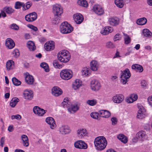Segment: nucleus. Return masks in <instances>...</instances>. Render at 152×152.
Segmentation results:
<instances>
[{
    "label": "nucleus",
    "mask_w": 152,
    "mask_h": 152,
    "mask_svg": "<svg viewBox=\"0 0 152 152\" xmlns=\"http://www.w3.org/2000/svg\"><path fill=\"white\" fill-rule=\"evenodd\" d=\"M106 47L108 48L112 49L115 47V46L112 42L110 41H109L106 43Z\"/></svg>",
    "instance_id": "obj_50"
},
{
    "label": "nucleus",
    "mask_w": 152,
    "mask_h": 152,
    "mask_svg": "<svg viewBox=\"0 0 152 152\" xmlns=\"http://www.w3.org/2000/svg\"><path fill=\"white\" fill-rule=\"evenodd\" d=\"M92 10L96 14L98 15H102L104 13V10L102 7L99 5H94Z\"/></svg>",
    "instance_id": "obj_12"
},
{
    "label": "nucleus",
    "mask_w": 152,
    "mask_h": 152,
    "mask_svg": "<svg viewBox=\"0 0 152 152\" xmlns=\"http://www.w3.org/2000/svg\"><path fill=\"white\" fill-rule=\"evenodd\" d=\"M148 100L149 104L152 107V96L148 97Z\"/></svg>",
    "instance_id": "obj_58"
},
{
    "label": "nucleus",
    "mask_w": 152,
    "mask_h": 152,
    "mask_svg": "<svg viewBox=\"0 0 152 152\" xmlns=\"http://www.w3.org/2000/svg\"><path fill=\"white\" fill-rule=\"evenodd\" d=\"M12 81L13 84L15 86H19L21 83V81L18 80L15 77H13L12 79Z\"/></svg>",
    "instance_id": "obj_46"
},
{
    "label": "nucleus",
    "mask_w": 152,
    "mask_h": 152,
    "mask_svg": "<svg viewBox=\"0 0 152 152\" xmlns=\"http://www.w3.org/2000/svg\"><path fill=\"white\" fill-rule=\"evenodd\" d=\"M21 7H23L25 10H26L25 8V4L21 2L20 1L16 2L15 6V9H18L20 8Z\"/></svg>",
    "instance_id": "obj_41"
},
{
    "label": "nucleus",
    "mask_w": 152,
    "mask_h": 152,
    "mask_svg": "<svg viewBox=\"0 0 152 152\" xmlns=\"http://www.w3.org/2000/svg\"><path fill=\"white\" fill-rule=\"evenodd\" d=\"M24 97L25 99L28 100H31L33 97V91L31 90H26L23 92Z\"/></svg>",
    "instance_id": "obj_13"
},
{
    "label": "nucleus",
    "mask_w": 152,
    "mask_h": 152,
    "mask_svg": "<svg viewBox=\"0 0 152 152\" xmlns=\"http://www.w3.org/2000/svg\"><path fill=\"white\" fill-rule=\"evenodd\" d=\"M53 10L54 15L61 16L63 13L62 8L59 4H56L53 5Z\"/></svg>",
    "instance_id": "obj_6"
},
{
    "label": "nucleus",
    "mask_w": 152,
    "mask_h": 152,
    "mask_svg": "<svg viewBox=\"0 0 152 152\" xmlns=\"http://www.w3.org/2000/svg\"><path fill=\"white\" fill-rule=\"evenodd\" d=\"M82 85L81 81L79 79L76 80L72 84V87L75 90L79 88Z\"/></svg>",
    "instance_id": "obj_26"
},
{
    "label": "nucleus",
    "mask_w": 152,
    "mask_h": 152,
    "mask_svg": "<svg viewBox=\"0 0 152 152\" xmlns=\"http://www.w3.org/2000/svg\"><path fill=\"white\" fill-rule=\"evenodd\" d=\"M94 143L96 150L102 151L106 148L107 145V141L104 137L100 136L95 139Z\"/></svg>",
    "instance_id": "obj_1"
},
{
    "label": "nucleus",
    "mask_w": 152,
    "mask_h": 152,
    "mask_svg": "<svg viewBox=\"0 0 152 152\" xmlns=\"http://www.w3.org/2000/svg\"><path fill=\"white\" fill-rule=\"evenodd\" d=\"M47 39L45 37H41L39 39V41L41 43H44L46 40Z\"/></svg>",
    "instance_id": "obj_62"
},
{
    "label": "nucleus",
    "mask_w": 152,
    "mask_h": 152,
    "mask_svg": "<svg viewBox=\"0 0 152 152\" xmlns=\"http://www.w3.org/2000/svg\"><path fill=\"white\" fill-rule=\"evenodd\" d=\"M82 75L87 76L90 74V70L89 68L86 67L84 68L82 71Z\"/></svg>",
    "instance_id": "obj_43"
},
{
    "label": "nucleus",
    "mask_w": 152,
    "mask_h": 152,
    "mask_svg": "<svg viewBox=\"0 0 152 152\" xmlns=\"http://www.w3.org/2000/svg\"><path fill=\"white\" fill-rule=\"evenodd\" d=\"M48 124L52 129H54L56 126L55 121L54 118L51 117H48Z\"/></svg>",
    "instance_id": "obj_21"
},
{
    "label": "nucleus",
    "mask_w": 152,
    "mask_h": 152,
    "mask_svg": "<svg viewBox=\"0 0 152 152\" xmlns=\"http://www.w3.org/2000/svg\"><path fill=\"white\" fill-rule=\"evenodd\" d=\"M97 103L96 100L95 99H93L91 100H88L87 101V103L88 105L93 106L95 105Z\"/></svg>",
    "instance_id": "obj_47"
},
{
    "label": "nucleus",
    "mask_w": 152,
    "mask_h": 152,
    "mask_svg": "<svg viewBox=\"0 0 152 152\" xmlns=\"http://www.w3.org/2000/svg\"><path fill=\"white\" fill-rule=\"evenodd\" d=\"M71 102L69 100L68 98H66L64 99L63 102H62V105L64 108H68L70 106Z\"/></svg>",
    "instance_id": "obj_31"
},
{
    "label": "nucleus",
    "mask_w": 152,
    "mask_h": 152,
    "mask_svg": "<svg viewBox=\"0 0 152 152\" xmlns=\"http://www.w3.org/2000/svg\"><path fill=\"white\" fill-rule=\"evenodd\" d=\"M142 32L144 36L145 37H150L152 36L151 32L148 29L145 28L143 29Z\"/></svg>",
    "instance_id": "obj_38"
},
{
    "label": "nucleus",
    "mask_w": 152,
    "mask_h": 152,
    "mask_svg": "<svg viewBox=\"0 0 152 152\" xmlns=\"http://www.w3.org/2000/svg\"><path fill=\"white\" fill-rule=\"evenodd\" d=\"M12 54L13 55V56L16 58L18 57L20 55L19 51L17 49H15L13 50L12 52Z\"/></svg>",
    "instance_id": "obj_52"
},
{
    "label": "nucleus",
    "mask_w": 152,
    "mask_h": 152,
    "mask_svg": "<svg viewBox=\"0 0 152 152\" xmlns=\"http://www.w3.org/2000/svg\"><path fill=\"white\" fill-rule=\"evenodd\" d=\"M33 111L35 114L39 116H42L46 113L47 110H45L38 106H36L34 107Z\"/></svg>",
    "instance_id": "obj_8"
},
{
    "label": "nucleus",
    "mask_w": 152,
    "mask_h": 152,
    "mask_svg": "<svg viewBox=\"0 0 152 152\" xmlns=\"http://www.w3.org/2000/svg\"><path fill=\"white\" fill-rule=\"evenodd\" d=\"M23 141V144L24 146L28 147L29 145L28 139L27 136L25 134H23L21 137Z\"/></svg>",
    "instance_id": "obj_30"
},
{
    "label": "nucleus",
    "mask_w": 152,
    "mask_h": 152,
    "mask_svg": "<svg viewBox=\"0 0 152 152\" xmlns=\"http://www.w3.org/2000/svg\"><path fill=\"white\" fill-rule=\"evenodd\" d=\"M90 86L92 90L98 91L100 89L101 85L100 82L97 80L94 79L91 82Z\"/></svg>",
    "instance_id": "obj_7"
},
{
    "label": "nucleus",
    "mask_w": 152,
    "mask_h": 152,
    "mask_svg": "<svg viewBox=\"0 0 152 152\" xmlns=\"http://www.w3.org/2000/svg\"><path fill=\"white\" fill-rule=\"evenodd\" d=\"M25 79L26 82L28 84H31L34 82L33 77L28 73H26V74Z\"/></svg>",
    "instance_id": "obj_22"
},
{
    "label": "nucleus",
    "mask_w": 152,
    "mask_h": 152,
    "mask_svg": "<svg viewBox=\"0 0 152 152\" xmlns=\"http://www.w3.org/2000/svg\"><path fill=\"white\" fill-rule=\"evenodd\" d=\"M10 27L12 29L15 30H18L19 27V26L16 24L13 23L11 24L10 26Z\"/></svg>",
    "instance_id": "obj_53"
},
{
    "label": "nucleus",
    "mask_w": 152,
    "mask_h": 152,
    "mask_svg": "<svg viewBox=\"0 0 152 152\" xmlns=\"http://www.w3.org/2000/svg\"><path fill=\"white\" fill-rule=\"evenodd\" d=\"M59 131L61 134H66L69 133L70 131V130L68 126L64 125L60 127Z\"/></svg>",
    "instance_id": "obj_18"
},
{
    "label": "nucleus",
    "mask_w": 152,
    "mask_h": 152,
    "mask_svg": "<svg viewBox=\"0 0 152 152\" xmlns=\"http://www.w3.org/2000/svg\"><path fill=\"white\" fill-rule=\"evenodd\" d=\"M37 18V14L34 12L26 15L25 18L26 20L28 22H32L35 20Z\"/></svg>",
    "instance_id": "obj_11"
},
{
    "label": "nucleus",
    "mask_w": 152,
    "mask_h": 152,
    "mask_svg": "<svg viewBox=\"0 0 152 152\" xmlns=\"http://www.w3.org/2000/svg\"><path fill=\"white\" fill-rule=\"evenodd\" d=\"M146 135L145 132L143 131L139 132L137 134V136L138 139L143 140L146 137Z\"/></svg>",
    "instance_id": "obj_29"
},
{
    "label": "nucleus",
    "mask_w": 152,
    "mask_h": 152,
    "mask_svg": "<svg viewBox=\"0 0 152 152\" xmlns=\"http://www.w3.org/2000/svg\"><path fill=\"white\" fill-rule=\"evenodd\" d=\"M5 45L6 46L10 49L13 48L15 45L13 41L10 38L6 39Z\"/></svg>",
    "instance_id": "obj_19"
},
{
    "label": "nucleus",
    "mask_w": 152,
    "mask_h": 152,
    "mask_svg": "<svg viewBox=\"0 0 152 152\" xmlns=\"http://www.w3.org/2000/svg\"><path fill=\"white\" fill-rule=\"evenodd\" d=\"M115 3L116 6L119 8H122L124 6L123 0H115Z\"/></svg>",
    "instance_id": "obj_39"
},
{
    "label": "nucleus",
    "mask_w": 152,
    "mask_h": 152,
    "mask_svg": "<svg viewBox=\"0 0 152 152\" xmlns=\"http://www.w3.org/2000/svg\"><path fill=\"white\" fill-rule=\"evenodd\" d=\"M99 116L102 117L108 118L110 116V113L105 110H102L99 111Z\"/></svg>",
    "instance_id": "obj_24"
},
{
    "label": "nucleus",
    "mask_w": 152,
    "mask_h": 152,
    "mask_svg": "<svg viewBox=\"0 0 152 152\" xmlns=\"http://www.w3.org/2000/svg\"><path fill=\"white\" fill-rule=\"evenodd\" d=\"M12 119L13 120L16 119L17 120H20L21 118V116L19 114H17L15 115H12L11 116Z\"/></svg>",
    "instance_id": "obj_54"
},
{
    "label": "nucleus",
    "mask_w": 152,
    "mask_h": 152,
    "mask_svg": "<svg viewBox=\"0 0 152 152\" xmlns=\"http://www.w3.org/2000/svg\"><path fill=\"white\" fill-rule=\"evenodd\" d=\"M14 66V62L12 60L8 61L6 64L7 69L9 70L13 68Z\"/></svg>",
    "instance_id": "obj_34"
},
{
    "label": "nucleus",
    "mask_w": 152,
    "mask_h": 152,
    "mask_svg": "<svg viewBox=\"0 0 152 152\" xmlns=\"http://www.w3.org/2000/svg\"><path fill=\"white\" fill-rule=\"evenodd\" d=\"M108 21L110 25L115 26L119 24V19L116 17H112L109 18Z\"/></svg>",
    "instance_id": "obj_16"
},
{
    "label": "nucleus",
    "mask_w": 152,
    "mask_h": 152,
    "mask_svg": "<svg viewBox=\"0 0 152 152\" xmlns=\"http://www.w3.org/2000/svg\"><path fill=\"white\" fill-rule=\"evenodd\" d=\"M73 30V27L66 22H64L60 25V31L62 33H69Z\"/></svg>",
    "instance_id": "obj_3"
},
{
    "label": "nucleus",
    "mask_w": 152,
    "mask_h": 152,
    "mask_svg": "<svg viewBox=\"0 0 152 152\" xmlns=\"http://www.w3.org/2000/svg\"><path fill=\"white\" fill-rule=\"evenodd\" d=\"M79 107L76 104H70V106L68 108V111L70 113H73L77 111Z\"/></svg>",
    "instance_id": "obj_23"
},
{
    "label": "nucleus",
    "mask_w": 152,
    "mask_h": 152,
    "mask_svg": "<svg viewBox=\"0 0 152 152\" xmlns=\"http://www.w3.org/2000/svg\"><path fill=\"white\" fill-rule=\"evenodd\" d=\"M91 69L93 71H96L98 68L99 64L98 62L95 60L92 61L90 63Z\"/></svg>",
    "instance_id": "obj_25"
},
{
    "label": "nucleus",
    "mask_w": 152,
    "mask_h": 152,
    "mask_svg": "<svg viewBox=\"0 0 152 152\" xmlns=\"http://www.w3.org/2000/svg\"><path fill=\"white\" fill-rule=\"evenodd\" d=\"M40 66L43 68L46 72H48V64L45 62H42L40 64Z\"/></svg>",
    "instance_id": "obj_51"
},
{
    "label": "nucleus",
    "mask_w": 152,
    "mask_h": 152,
    "mask_svg": "<svg viewBox=\"0 0 152 152\" xmlns=\"http://www.w3.org/2000/svg\"><path fill=\"white\" fill-rule=\"evenodd\" d=\"M124 43L126 44H128L131 42V39L129 36L125 33H123Z\"/></svg>",
    "instance_id": "obj_42"
},
{
    "label": "nucleus",
    "mask_w": 152,
    "mask_h": 152,
    "mask_svg": "<svg viewBox=\"0 0 152 152\" xmlns=\"http://www.w3.org/2000/svg\"><path fill=\"white\" fill-rule=\"evenodd\" d=\"M31 3L29 2H27L26 5H25V7H26V9H28L31 6Z\"/></svg>",
    "instance_id": "obj_64"
},
{
    "label": "nucleus",
    "mask_w": 152,
    "mask_h": 152,
    "mask_svg": "<svg viewBox=\"0 0 152 152\" xmlns=\"http://www.w3.org/2000/svg\"><path fill=\"white\" fill-rule=\"evenodd\" d=\"M3 10L8 14H10L13 13L14 10L10 7H6L3 8Z\"/></svg>",
    "instance_id": "obj_45"
},
{
    "label": "nucleus",
    "mask_w": 152,
    "mask_h": 152,
    "mask_svg": "<svg viewBox=\"0 0 152 152\" xmlns=\"http://www.w3.org/2000/svg\"><path fill=\"white\" fill-rule=\"evenodd\" d=\"M126 102L128 103H132L134 102L133 99L130 96L126 99Z\"/></svg>",
    "instance_id": "obj_56"
},
{
    "label": "nucleus",
    "mask_w": 152,
    "mask_h": 152,
    "mask_svg": "<svg viewBox=\"0 0 152 152\" xmlns=\"http://www.w3.org/2000/svg\"><path fill=\"white\" fill-rule=\"evenodd\" d=\"M111 121L112 122L113 125H115L117 124V118L115 117H113L111 118Z\"/></svg>",
    "instance_id": "obj_55"
},
{
    "label": "nucleus",
    "mask_w": 152,
    "mask_h": 152,
    "mask_svg": "<svg viewBox=\"0 0 152 152\" xmlns=\"http://www.w3.org/2000/svg\"><path fill=\"white\" fill-rule=\"evenodd\" d=\"M120 34H116L114 37V41H116L117 40H119L120 38L119 36Z\"/></svg>",
    "instance_id": "obj_60"
},
{
    "label": "nucleus",
    "mask_w": 152,
    "mask_h": 152,
    "mask_svg": "<svg viewBox=\"0 0 152 152\" xmlns=\"http://www.w3.org/2000/svg\"><path fill=\"white\" fill-rule=\"evenodd\" d=\"M75 148L80 149H86L87 147V145L83 141L79 140L77 141L74 144Z\"/></svg>",
    "instance_id": "obj_15"
},
{
    "label": "nucleus",
    "mask_w": 152,
    "mask_h": 152,
    "mask_svg": "<svg viewBox=\"0 0 152 152\" xmlns=\"http://www.w3.org/2000/svg\"><path fill=\"white\" fill-rule=\"evenodd\" d=\"M124 99V96L121 94H117L112 97L113 102L116 103H121Z\"/></svg>",
    "instance_id": "obj_10"
},
{
    "label": "nucleus",
    "mask_w": 152,
    "mask_h": 152,
    "mask_svg": "<svg viewBox=\"0 0 152 152\" xmlns=\"http://www.w3.org/2000/svg\"><path fill=\"white\" fill-rule=\"evenodd\" d=\"M53 64L56 68H60L63 66L62 65L59 64L58 61L57 60H55L53 61Z\"/></svg>",
    "instance_id": "obj_48"
},
{
    "label": "nucleus",
    "mask_w": 152,
    "mask_h": 152,
    "mask_svg": "<svg viewBox=\"0 0 152 152\" xmlns=\"http://www.w3.org/2000/svg\"><path fill=\"white\" fill-rule=\"evenodd\" d=\"M57 57L58 60L61 62L66 63L70 60L71 55L68 51L64 50L58 52L57 54Z\"/></svg>",
    "instance_id": "obj_2"
},
{
    "label": "nucleus",
    "mask_w": 152,
    "mask_h": 152,
    "mask_svg": "<svg viewBox=\"0 0 152 152\" xmlns=\"http://www.w3.org/2000/svg\"><path fill=\"white\" fill-rule=\"evenodd\" d=\"M5 11L3 10V9L2 11H1V13H0V18L2 16L3 17H5L6 16V15L5 12Z\"/></svg>",
    "instance_id": "obj_63"
},
{
    "label": "nucleus",
    "mask_w": 152,
    "mask_h": 152,
    "mask_svg": "<svg viewBox=\"0 0 152 152\" xmlns=\"http://www.w3.org/2000/svg\"><path fill=\"white\" fill-rule=\"evenodd\" d=\"M4 138L2 137L1 139L0 140V145L1 147H3L4 146Z\"/></svg>",
    "instance_id": "obj_61"
},
{
    "label": "nucleus",
    "mask_w": 152,
    "mask_h": 152,
    "mask_svg": "<svg viewBox=\"0 0 152 152\" xmlns=\"http://www.w3.org/2000/svg\"><path fill=\"white\" fill-rule=\"evenodd\" d=\"M131 74L129 69L127 68L122 72L121 76V81L123 84H125L128 81V79L131 76Z\"/></svg>",
    "instance_id": "obj_4"
},
{
    "label": "nucleus",
    "mask_w": 152,
    "mask_h": 152,
    "mask_svg": "<svg viewBox=\"0 0 152 152\" xmlns=\"http://www.w3.org/2000/svg\"><path fill=\"white\" fill-rule=\"evenodd\" d=\"M99 114L98 113L96 112H93L91 113L90 115L92 118L95 119H98Z\"/></svg>",
    "instance_id": "obj_49"
},
{
    "label": "nucleus",
    "mask_w": 152,
    "mask_h": 152,
    "mask_svg": "<svg viewBox=\"0 0 152 152\" xmlns=\"http://www.w3.org/2000/svg\"><path fill=\"white\" fill-rule=\"evenodd\" d=\"M117 138L121 142L124 144L126 143L128 141L127 137L124 134H121L117 135Z\"/></svg>",
    "instance_id": "obj_27"
},
{
    "label": "nucleus",
    "mask_w": 152,
    "mask_h": 152,
    "mask_svg": "<svg viewBox=\"0 0 152 152\" xmlns=\"http://www.w3.org/2000/svg\"><path fill=\"white\" fill-rule=\"evenodd\" d=\"M147 22V19L145 18H142L138 19L137 21V23L140 25H143L145 24Z\"/></svg>",
    "instance_id": "obj_37"
},
{
    "label": "nucleus",
    "mask_w": 152,
    "mask_h": 152,
    "mask_svg": "<svg viewBox=\"0 0 152 152\" xmlns=\"http://www.w3.org/2000/svg\"><path fill=\"white\" fill-rule=\"evenodd\" d=\"M60 16L54 15V18L52 21V22L54 24H57L60 22Z\"/></svg>",
    "instance_id": "obj_44"
},
{
    "label": "nucleus",
    "mask_w": 152,
    "mask_h": 152,
    "mask_svg": "<svg viewBox=\"0 0 152 152\" xmlns=\"http://www.w3.org/2000/svg\"><path fill=\"white\" fill-rule=\"evenodd\" d=\"M55 48V44L53 41H48V51L53 50Z\"/></svg>",
    "instance_id": "obj_36"
},
{
    "label": "nucleus",
    "mask_w": 152,
    "mask_h": 152,
    "mask_svg": "<svg viewBox=\"0 0 152 152\" xmlns=\"http://www.w3.org/2000/svg\"><path fill=\"white\" fill-rule=\"evenodd\" d=\"M77 3L79 5L85 7H87L88 6V3L85 0H79Z\"/></svg>",
    "instance_id": "obj_40"
},
{
    "label": "nucleus",
    "mask_w": 152,
    "mask_h": 152,
    "mask_svg": "<svg viewBox=\"0 0 152 152\" xmlns=\"http://www.w3.org/2000/svg\"><path fill=\"white\" fill-rule=\"evenodd\" d=\"M113 31V28L110 26H107L102 29L101 31V33L103 35H106L108 34L109 33L112 32Z\"/></svg>",
    "instance_id": "obj_20"
},
{
    "label": "nucleus",
    "mask_w": 152,
    "mask_h": 152,
    "mask_svg": "<svg viewBox=\"0 0 152 152\" xmlns=\"http://www.w3.org/2000/svg\"><path fill=\"white\" fill-rule=\"evenodd\" d=\"M19 101V99L17 97L13 98L10 102V106L12 107H14Z\"/></svg>",
    "instance_id": "obj_33"
},
{
    "label": "nucleus",
    "mask_w": 152,
    "mask_h": 152,
    "mask_svg": "<svg viewBox=\"0 0 152 152\" xmlns=\"http://www.w3.org/2000/svg\"><path fill=\"white\" fill-rule=\"evenodd\" d=\"M29 27L35 31H36L38 30L37 28L33 25H30Z\"/></svg>",
    "instance_id": "obj_59"
},
{
    "label": "nucleus",
    "mask_w": 152,
    "mask_h": 152,
    "mask_svg": "<svg viewBox=\"0 0 152 152\" xmlns=\"http://www.w3.org/2000/svg\"><path fill=\"white\" fill-rule=\"evenodd\" d=\"M52 93L53 95L57 96L62 94V91L59 87L54 86L52 89Z\"/></svg>",
    "instance_id": "obj_17"
},
{
    "label": "nucleus",
    "mask_w": 152,
    "mask_h": 152,
    "mask_svg": "<svg viewBox=\"0 0 152 152\" xmlns=\"http://www.w3.org/2000/svg\"><path fill=\"white\" fill-rule=\"evenodd\" d=\"M60 75L62 79L67 80L72 77V72L69 69H64L60 72Z\"/></svg>",
    "instance_id": "obj_5"
},
{
    "label": "nucleus",
    "mask_w": 152,
    "mask_h": 152,
    "mask_svg": "<svg viewBox=\"0 0 152 152\" xmlns=\"http://www.w3.org/2000/svg\"><path fill=\"white\" fill-rule=\"evenodd\" d=\"M139 110L138 111L137 117L140 119H142L145 116V110L144 107L142 106H138Z\"/></svg>",
    "instance_id": "obj_9"
},
{
    "label": "nucleus",
    "mask_w": 152,
    "mask_h": 152,
    "mask_svg": "<svg viewBox=\"0 0 152 152\" xmlns=\"http://www.w3.org/2000/svg\"><path fill=\"white\" fill-rule=\"evenodd\" d=\"M132 68L134 69L138 70L140 72H142L143 70L142 67L141 66L137 64H133L132 66Z\"/></svg>",
    "instance_id": "obj_35"
},
{
    "label": "nucleus",
    "mask_w": 152,
    "mask_h": 152,
    "mask_svg": "<svg viewBox=\"0 0 152 152\" xmlns=\"http://www.w3.org/2000/svg\"><path fill=\"white\" fill-rule=\"evenodd\" d=\"M75 21L77 24H80L83 21L84 18L83 15L80 13H76L73 15Z\"/></svg>",
    "instance_id": "obj_14"
},
{
    "label": "nucleus",
    "mask_w": 152,
    "mask_h": 152,
    "mask_svg": "<svg viewBox=\"0 0 152 152\" xmlns=\"http://www.w3.org/2000/svg\"><path fill=\"white\" fill-rule=\"evenodd\" d=\"M77 134L79 138H82L86 135V130L85 129H80L77 130Z\"/></svg>",
    "instance_id": "obj_28"
},
{
    "label": "nucleus",
    "mask_w": 152,
    "mask_h": 152,
    "mask_svg": "<svg viewBox=\"0 0 152 152\" xmlns=\"http://www.w3.org/2000/svg\"><path fill=\"white\" fill-rule=\"evenodd\" d=\"M27 47L30 51H33L36 49L34 43L32 41H29L27 43Z\"/></svg>",
    "instance_id": "obj_32"
},
{
    "label": "nucleus",
    "mask_w": 152,
    "mask_h": 152,
    "mask_svg": "<svg viewBox=\"0 0 152 152\" xmlns=\"http://www.w3.org/2000/svg\"><path fill=\"white\" fill-rule=\"evenodd\" d=\"M130 97H131V98H132V99H133L134 101L136 100L138 98L136 94H132L130 95Z\"/></svg>",
    "instance_id": "obj_57"
}]
</instances>
